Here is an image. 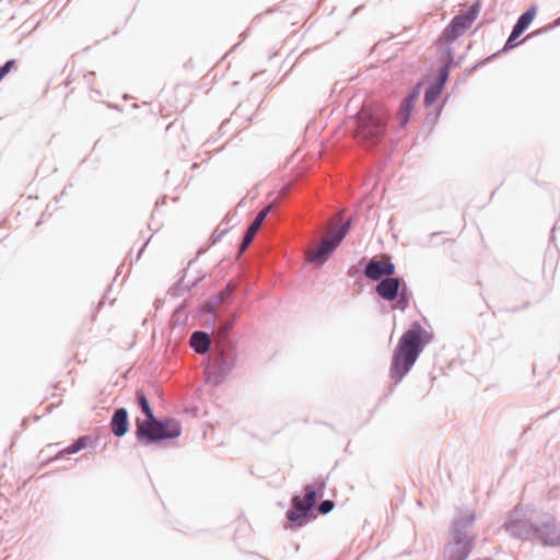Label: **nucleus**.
Instances as JSON below:
<instances>
[{"label":"nucleus","mask_w":560,"mask_h":560,"mask_svg":"<svg viewBox=\"0 0 560 560\" xmlns=\"http://www.w3.org/2000/svg\"><path fill=\"white\" fill-rule=\"evenodd\" d=\"M136 404L145 417L144 419L137 418L135 421V435L140 444L150 446L165 440L176 439L182 434V425L178 421L155 417L149 399L142 390H137Z\"/></svg>","instance_id":"nucleus-1"},{"label":"nucleus","mask_w":560,"mask_h":560,"mask_svg":"<svg viewBox=\"0 0 560 560\" xmlns=\"http://www.w3.org/2000/svg\"><path fill=\"white\" fill-rule=\"evenodd\" d=\"M431 341L432 335L419 322H412L399 338L394 350L389 376L397 383L400 382L412 369L425 346Z\"/></svg>","instance_id":"nucleus-2"},{"label":"nucleus","mask_w":560,"mask_h":560,"mask_svg":"<svg viewBox=\"0 0 560 560\" xmlns=\"http://www.w3.org/2000/svg\"><path fill=\"white\" fill-rule=\"evenodd\" d=\"M388 117L389 113L382 104H364L357 114L358 140L368 148L378 145L386 135Z\"/></svg>","instance_id":"nucleus-3"},{"label":"nucleus","mask_w":560,"mask_h":560,"mask_svg":"<svg viewBox=\"0 0 560 560\" xmlns=\"http://www.w3.org/2000/svg\"><path fill=\"white\" fill-rule=\"evenodd\" d=\"M236 345V341L228 339L224 342L212 343L206 369L208 382L212 385L222 384L234 370L237 361Z\"/></svg>","instance_id":"nucleus-4"},{"label":"nucleus","mask_w":560,"mask_h":560,"mask_svg":"<svg viewBox=\"0 0 560 560\" xmlns=\"http://www.w3.org/2000/svg\"><path fill=\"white\" fill-rule=\"evenodd\" d=\"M325 480L318 478L314 483L304 487V497L294 495L291 508L287 512L288 521L295 526H302L304 521L312 514L318 497L323 495Z\"/></svg>","instance_id":"nucleus-5"},{"label":"nucleus","mask_w":560,"mask_h":560,"mask_svg":"<svg viewBox=\"0 0 560 560\" xmlns=\"http://www.w3.org/2000/svg\"><path fill=\"white\" fill-rule=\"evenodd\" d=\"M532 542L542 547H560V523L550 513L532 512Z\"/></svg>","instance_id":"nucleus-6"},{"label":"nucleus","mask_w":560,"mask_h":560,"mask_svg":"<svg viewBox=\"0 0 560 560\" xmlns=\"http://www.w3.org/2000/svg\"><path fill=\"white\" fill-rule=\"evenodd\" d=\"M376 294L388 302H394V308L401 312L409 307L412 296L407 283L399 277L389 276L382 279L375 287Z\"/></svg>","instance_id":"nucleus-7"},{"label":"nucleus","mask_w":560,"mask_h":560,"mask_svg":"<svg viewBox=\"0 0 560 560\" xmlns=\"http://www.w3.org/2000/svg\"><path fill=\"white\" fill-rule=\"evenodd\" d=\"M501 528L513 539L532 541V513L525 516L523 509L517 505L509 512Z\"/></svg>","instance_id":"nucleus-8"},{"label":"nucleus","mask_w":560,"mask_h":560,"mask_svg":"<svg viewBox=\"0 0 560 560\" xmlns=\"http://www.w3.org/2000/svg\"><path fill=\"white\" fill-rule=\"evenodd\" d=\"M480 8L481 5L477 1L472 3L468 11L465 13L455 15L448 25L444 28L440 39L447 43L457 39L466 30L471 26L480 12Z\"/></svg>","instance_id":"nucleus-9"},{"label":"nucleus","mask_w":560,"mask_h":560,"mask_svg":"<svg viewBox=\"0 0 560 560\" xmlns=\"http://www.w3.org/2000/svg\"><path fill=\"white\" fill-rule=\"evenodd\" d=\"M537 8L536 5H532L524 13H522L516 20L515 24L512 27V31L504 44L502 51H508L513 49L518 45L516 39L529 27L533 20L536 16Z\"/></svg>","instance_id":"nucleus-10"},{"label":"nucleus","mask_w":560,"mask_h":560,"mask_svg":"<svg viewBox=\"0 0 560 560\" xmlns=\"http://www.w3.org/2000/svg\"><path fill=\"white\" fill-rule=\"evenodd\" d=\"M475 545V537H453V541L444 547L446 560H466Z\"/></svg>","instance_id":"nucleus-11"},{"label":"nucleus","mask_w":560,"mask_h":560,"mask_svg":"<svg viewBox=\"0 0 560 560\" xmlns=\"http://www.w3.org/2000/svg\"><path fill=\"white\" fill-rule=\"evenodd\" d=\"M396 267L392 261H381L377 258H372L366 264L363 273L364 276L373 281H381L384 278L394 276Z\"/></svg>","instance_id":"nucleus-12"},{"label":"nucleus","mask_w":560,"mask_h":560,"mask_svg":"<svg viewBox=\"0 0 560 560\" xmlns=\"http://www.w3.org/2000/svg\"><path fill=\"white\" fill-rule=\"evenodd\" d=\"M273 208L272 203L267 205L264 207L255 217V219L252 221L249 226L246 229L242 243L238 248V255H243L245 250L248 248V246L252 244L256 233L258 232L261 224L265 222L267 215L271 212Z\"/></svg>","instance_id":"nucleus-13"},{"label":"nucleus","mask_w":560,"mask_h":560,"mask_svg":"<svg viewBox=\"0 0 560 560\" xmlns=\"http://www.w3.org/2000/svg\"><path fill=\"white\" fill-rule=\"evenodd\" d=\"M338 246L339 245L331 237H327L308 255L307 260L317 266H322L329 259Z\"/></svg>","instance_id":"nucleus-14"},{"label":"nucleus","mask_w":560,"mask_h":560,"mask_svg":"<svg viewBox=\"0 0 560 560\" xmlns=\"http://www.w3.org/2000/svg\"><path fill=\"white\" fill-rule=\"evenodd\" d=\"M110 430L116 438H122L129 431V415L125 407L117 408L110 417Z\"/></svg>","instance_id":"nucleus-15"},{"label":"nucleus","mask_w":560,"mask_h":560,"mask_svg":"<svg viewBox=\"0 0 560 560\" xmlns=\"http://www.w3.org/2000/svg\"><path fill=\"white\" fill-rule=\"evenodd\" d=\"M237 314H232L229 318H223L218 314H213L214 318V332L218 336V340L215 342H224L226 339L232 340L230 338V332L234 326Z\"/></svg>","instance_id":"nucleus-16"},{"label":"nucleus","mask_w":560,"mask_h":560,"mask_svg":"<svg viewBox=\"0 0 560 560\" xmlns=\"http://www.w3.org/2000/svg\"><path fill=\"white\" fill-rule=\"evenodd\" d=\"M476 516L474 513H466L453 521L451 535L452 537H467L465 533L474 526Z\"/></svg>","instance_id":"nucleus-17"},{"label":"nucleus","mask_w":560,"mask_h":560,"mask_svg":"<svg viewBox=\"0 0 560 560\" xmlns=\"http://www.w3.org/2000/svg\"><path fill=\"white\" fill-rule=\"evenodd\" d=\"M189 345L198 354H206L210 351V335L202 330H196L190 336Z\"/></svg>","instance_id":"nucleus-18"},{"label":"nucleus","mask_w":560,"mask_h":560,"mask_svg":"<svg viewBox=\"0 0 560 560\" xmlns=\"http://www.w3.org/2000/svg\"><path fill=\"white\" fill-rule=\"evenodd\" d=\"M453 54H452V49L448 48L447 50V61L439 69L438 71V77H436V81L433 83L435 85H439L440 88H444L447 79H448V75H450V68H451V65L453 62Z\"/></svg>","instance_id":"nucleus-19"},{"label":"nucleus","mask_w":560,"mask_h":560,"mask_svg":"<svg viewBox=\"0 0 560 560\" xmlns=\"http://www.w3.org/2000/svg\"><path fill=\"white\" fill-rule=\"evenodd\" d=\"M200 279H195L191 283L185 282V275L179 279L177 283L170 288L168 294L173 298H178L183 294L184 291L190 290L192 287L197 285Z\"/></svg>","instance_id":"nucleus-20"},{"label":"nucleus","mask_w":560,"mask_h":560,"mask_svg":"<svg viewBox=\"0 0 560 560\" xmlns=\"http://www.w3.org/2000/svg\"><path fill=\"white\" fill-rule=\"evenodd\" d=\"M351 224H352V220L351 219H348L343 222H341L338 226H336L332 231V234H331V238L338 244L340 245V243L342 242V240L347 236V234L349 233L350 229H351Z\"/></svg>","instance_id":"nucleus-21"},{"label":"nucleus","mask_w":560,"mask_h":560,"mask_svg":"<svg viewBox=\"0 0 560 560\" xmlns=\"http://www.w3.org/2000/svg\"><path fill=\"white\" fill-rule=\"evenodd\" d=\"M443 89L435 84H430L424 92L423 104L425 107L431 106L440 97Z\"/></svg>","instance_id":"nucleus-22"},{"label":"nucleus","mask_w":560,"mask_h":560,"mask_svg":"<svg viewBox=\"0 0 560 560\" xmlns=\"http://www.w3.org/2000/svg\"><path fill=\"white\" fill-rule=\"evenodd\" d=\"M89 441H90V436H88V435L80 436L71 445L63 448L61 451V453H65L68 455L75 454V453L80 452L81 450H83L88 445Z\"/></svg>","instance_id":"nucleus-23"},{"label":"nucleus","mask_w":560,"mask_h":560,"mask_svg":"<svg viewBox=\"0 0 560 560\" xmlns=\"http://www.w3.org/2000/svg\"><path fill=\"white\" fill-rule=\"evenodd\" d=\"M413 108L412 104L406 103L405 101L401 102L397 117L399 120V125L401 127L406 126L409 121L411 110Z\"/></svg>","instance_id":"nucleus-24"},{"label":"nucleus","mask_w":560,"mask_h":560,"mask_svg":"<svg viewBox=\"0 0 560 560\" xmlns=\"http://www.w3.org/2000/svg\"><path fill=\"white\" fill-rule=\"evenodd\" d=\"M421 93V84L418 83L412 88V90L409 92V94L402 100L406 103L412 104L415 106V103L419 98Z\"/></svg>","instance_id":"nucleus-25"},{"label":"nucleus","mask_w":560,"mask_h":560,"mask_svg":"<svg viewBox=\"0 0 560 560\" xmlns=\"http://www.w3.org/2000/svg\"><path fill=\"white\" fill-rule=\"evenodd\" d=\"M234 290H235V288H234V285H233V284H231V283H230V284H228V287H226V289H225V290H223V291H221V292H219V293L217 294V300H218V302H219V303H224V302H226V301L231 298V295L233 294Z\"/></svg>","instance_id":"nucleus-26"},{"label":"nucleus","mask_w":560,"mask_h":560,"mask_svg":"<svg viewBox=\"0 0 560 560\" xmlns=\"http://www.w3.org/2000/svg\"><path fill=\"white\" fill-rule=\"evenodd\" d=\"M334 508H335V503H334V501H331V500H323V501L319 503V505H318L317 510H318V512H319L320 514L326 515V514H328L329 512H331Z\"/></svg>","instance_id":"nucleus-27"},{"label":"nucleus","mask_w":560,"mask_h":560,"mask_svg":"<svg viewBox=\"0 0 560 560\" xmlns=\"http://www.w3.org/2000/svg\"><path fill=\"white\" fill-rule=\"evenodd\" d=\"M14 65L13 60H9L1 69H0V81L2 78L11 71L12 66Z\"/></svg>","instance_id":"nucleus-28"},{"label":"nucleus","mask_w":560,"mask_h":560,"mask_svg":"<svg viewBox=\"0 0 560 560\" xmlns=\"http://www.w3.org/2000/svg\"><path fill=\"white\" fill-rule=\"evenodd\" d=\"M497 55H498V54H493V55L489 56V57L485 60V62L490 61V60H491V59H493Z\"/></svg>","instance_id":"nucleus-29"},{"label":"nucleus","mask_w":560,"mask_h":560,"mask_svg":"<svg viewBox=\"0 0 560 560\" xmlns=\"http://www.w3.org/2000/svg\"><path fill=\"white\" fill-rule=\"evenodd\" d=\"M147 243L143 244L142 248H140L139 250V254H138V257L141 255V253L143 252L144 247H145Z\"/></svg>","instance_id":"nucleus-30"},{"label":"nucleus","mask_w":560,"mask_h":560,"mask_svg":"<svg viewBox=\"0 0 560 560\" xmlns=\"http://www.w3.org/2000/svg\"><path fill=\"white\" fill-rule=\"evenodd\" d=\"M226 231H221V233L218 235V238L221 237Z\"/></svg>","instance_id":"nucleus-31"},{"label":"nucleus","mask_w":560,"mask_h":560,"mask_svg":"<svg viewBox=\"0 0 560 560\" xmlns=\"http://www.w3.org/2000/svg\"><path fill=\"white\" fill-rule=\"evenodd\" d=\"M557 24H560V16L557 19Z\"/></svg>","instance_id":"nucleus-32"}]
</instances>
